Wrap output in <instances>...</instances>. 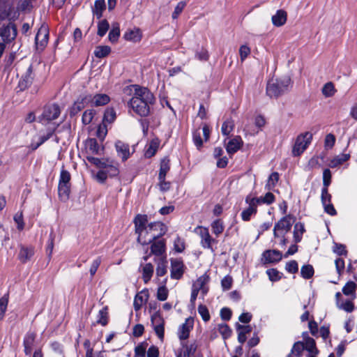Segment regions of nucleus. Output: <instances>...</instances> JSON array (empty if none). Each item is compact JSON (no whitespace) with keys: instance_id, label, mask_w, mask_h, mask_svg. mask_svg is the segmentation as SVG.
I'll use <instances>...</instances> for the list:
<instances>
[{"instance_id":"obj_1","label":"nucleus","mask_w":357,"mask_h":357,"mask_svg":"<svg viewBox=\"0 0 357 357\" xmlns=\"http://www.w3.org/2000/svg\"><path fill=\"white\" fill-rule=\"evenodd\" d=\"M123 91L126 94L132 95L128 105L136 114L141 117L150 114L151 107L154 105L155 98L148 88L133 84L126 86Z\"/></svg>"},{"instance_id":"obj_2","label":"nucleus","mask_w":357,"mask_h":357,"mask_svg":"<svg viewBox=\"0 0 357 357\" xmlns=\"http://www.w3.org/2000/svg\"><path fill=\"white\" fill-rule=\"evenodd\" d=\"M167 227L161 222H151L144 229V238L137 242L143 246H148L153 241L160 238L167 232Z\"/></svg>"},{"instance_id":"obj_3","label":"nucleus","mask_w":357,"mask_h":357,"mask_svg":"<svg viewBox=\"0 0 357 357\" xmlns=\"http://www.w3.org/2000/svg\"><path fill=\"white\" fill-rule=\"evenodd\" d=\"M291 79L288 76L271 79L266 86V94L271 98H278L289 90Z\"/></svg>"},{"instance_id":"obj_4","label":"nucleus","mask_w":357,"mask_h":357,"mask_svg":"<svg viewBox=\"0 0 357 357\" xmlns=\"http://www.w3.org/2000/svg\"><path fill=\"white\" fill-rule=\"evenodd\" d=\"M312 139V134L310 132L301 133L297 136L292 149L294 156L301 155L308 147Z\"/></svg>"},{"instance_id":"obj_5","label":"nucleus","mask_w":357,"mask_h":357,"mask_svg":"<svg viewBox=\"0 0 357 357\" xmlns=\"http://www.w3.org/2000/svg\"><path fill=\"white\" fill-rule=\"evenodd\" d=\"M294 216L291 214L282 218L274 225L273 236L275 238L285 236L291 229L294 222Z\"/></svg>"},{"instance_id":"obj_6","label":"nucleus","mask_w":357,"mask_h":357,"mask_svg":"<svg viewBox=\"0 0 357 357\" xmlns=\"http://www.w3.org/2000/svg\"><path fill=\"white\" fill-rule=\"evenodd\" d=\"M17 35V26L14 22H10L7 24H3L0 27V37L3 43L6 45L13 43Z\"/></svg>"},{"instance_id":"obj_7","label":"nucleus","mask_w":357,"mask_h":357,"mask_svg":"<svg viewBox=\"0 0 357 357\" xmlns=\"http://www.w3.org/2000/svg\"><path fill=\"white\" fill-rule=\"evenodd\" d=\"M151 244V251L149 252L148 246H144V261H146L152 255L162 256L166 251V241L165 239L158 238L153 241Z\"/></svg>"},{"instance_id":"obj_8","label":"nucleus","mask_w":357,"mask_h":357,"mask_svg":"<svg viewBox=\"0 0 357 357\" xmlns=\"http://www.w3.org/2000/svg\"><path fill=\"white\" fill-rule=\"evenodd\" d=\"M61 114V109L59 105L53 103L48 104L44 107L43 113L40 117L41 122H50L56 119Z\"/></svg>"},{"instance_id":"obj_9","label":"nucleus","mask_w":357,"mask_h":357,"mask_svg":"<svg viewBox=\"0 0 357 357\" xmlns=\"http://www.w3.org/2000/svg\"><path fill=\"white\" fill-rule=\"evenodd\" d=\"M49 38V29L47 25L45 24H43L39 29L38 30V32L36 33V36L35 37V43L37 50H43L45 46L47 44Z\"/></svg>"},{"instance_id":"obj_10","label":"nucleus","mask_w":357,"mask_h":357,"mask_svg":"<svg viewBox=\"0 0 357 357\" xmlns=\"http://www.w3.org/2000/svg\"><path fill=\"white\" fill-rule=\"evenodd\" d=\"M171 278L174 280L181 279L185 272V266L181 259H171Z\"/></svg>"},{"instance_id":"obj_11","label":"nucleus","mask_w":357,"mask_h":357,"mask_svg":"<svg viewBox=\"0 0 357 357\" xmlns=\"http://www.w3.org/2000/svg\"><path fill=\"white\" fill-rule=\"evenodd\" d=\"M85 100L92 107L104 106L109 102L110 98L105 93H97L95 95H85Z\"/></svg>"},{"instance_id":"obj_12","label":"nucleus","mask_w":357,"mask_h":357,"mask_svg":"<svg viewBox=\"0 0 357 357\" xmlns=\"http://www.w3.org/2000/svg\"><path fill=\"white\" fill-rule=\"evenodd\" d=\"M148 218L146 215L138 214L134 219L135 232L138 234L137 240H142L144 236V229L147 227Z\"/></svg>"},{"instance_id":"obj_13","label":"nucleus","mask_w":357,"mask_h":357,"mask_svg":"<svg viewBox=\"0 0 357 357\" xmlns=\"http://www.w3.org/2000/svg\"><path fill=\"white\" fill-rule=\"evenodd\" d=\"M199 229V236L201 237V245L204 248L209 249L211 251H214L213 248V243H216L217 241L213 238L208 231V229L206 227H200Z\"/></svg>"},{"instance_id":"obj_14","label":"nucleus","mask_w":357,"mask_h":357,"mask_svg":"<svg viewBox=\"0 0 357 357\" xmlns=\"http://www.w3.org/2000/svg\"><path fill=\"white\" fill-rule=\"evenodd\" d=\"M194 320L188 317L178 328V337L181 340H185L189 337L190 332L193 328Z\"/></svg>"},{"instance_id":"obj_15","label":"nucleus","mask_w":357,"mask_h":357,"mask_svg":"<svg viewBox=\"0 0 357 357\" xmlns=\"http://www.w3.org/2000/svg\"><path fill=\"white\" fill-rule=\"evenodd\" d=\"M87 105H89V104L86 100H85V96H79L68 109L70 116L71 117L75 116Z\"/></svg>"},{"instance_id":"obj_16","label":"nucleus","mask_w":357,"mask_h":357,"mask_svg":"<svg viewBox=\"0 0 357 357\" xmlns=\"http://www.w3.org/2000/svg\"><path fill=\"white\" fill-rule=\"evenodd\" d=\"M115 148L118 156L121 158L123 161L127 160L130 156V146L128 144L119 140L115 143Z\"/></svg>"},{"instance_id":"obj_17","label":"nucleus","mask_w":357,"mask_h":357,"mask_svg":"<svg viewBox=\"0 0 357 357\" xmlns=\"http://www.w3.org/2000/svg\"><path fill=\"white\" fill-rule=\"evenodd\" d=\"M33 77V68L32 66H30L19 82V87L20 90L23 91L28 88L32 84Z\"/></svg>"},{"instance_id":"obj_18","label":"nucleus","mask_w":357,"mask_h":357,"mask_svg":"<svg viewBox=\"0 0 357 357\" xmlns=\"http://www.w3.org/2000/svg\"><path fill=\"white\" fill-rule=\"evenodd\" d=\"M265 263H276L282 259V253L277 250H268L263 252Z\"/></svg>"},{"instance_id":"obj_19","label":"nucleus","mask_w":357,"mask_h":357,"mask_svg":"<svg viewBox=\"0 0 357 357\" xmlns=\"http://www.w3.org/2000/svg\"><path fill=\"white\" fill-rule=\"evenodd\" d=\"M36 339V334L33 332H28L24 338L23 344L24 353L26 356L32 352L33 346Z\"/></svg>"},{"instance_id":"obj_20","label":"nucleus","mask_w":357,"mask_h":357,"mask_svg":"<svg viewBox=\"0 0 357 357\" xmlns=\"http://www.w3.org/2000/svg\"><path fill=\"white\" fill-rule=\"evenodd\" d=\"M242 144L243 141L241 137L236 136L227 143L226 146L227 153L231 155L235 153L241 149Z\"/></svg>"},{"instance_id":"obj_21","label":"nucleus","mask_w":357,"mask_h":357,"mask_svg":"<svg viewBox=\"0 0 357 357\" xmlns=\"http://www.w3.org/2000/svg\"><path fill=\"white\" fill-rule=\"evenodd\" d=\"M34 255L33 247L22 246L20 250L18 258L20 261L24 264L29 261Z\"/></svg>"},{"instance_id":"obj_22","label":"nucleus","mask_w":357,"mask_h":357,"mask_svg":"<svg viewBox=\"0 0 357 357\" xmlns=\"http://www.w3.org/2000/svg\"><path fill=\"white\" fill-rule=\"evenodd\" d=\"M125 40L132 42H138L141 40L142 35L139 29L135 28L126 31L123 35Z\"/></svg>"},{"instance_id":"obj_23","label":"nucleus","mask_w":357,"mask_h":357,"mask_svg":"<svg viewBox=\"0 0 357 357\" xmlns=\"http://www.w3.org/2000/svg\"><path fill=\"white\" fill-rule=\"evenodd\" d=\"M105 8L106 4L105 0H96L94 6L92 8L93 15L98 19H100Z\"/></svg>"},{"instance_id":"obj_24","label":"nucleus","mask_w":357,"mask_h":357,"mask_svg":"<svg viewBox=\"0 0 357 357\" xmlns=\"http://www.w3.org/2000/svg\"><path fill=\"white\" fill-rule=\"evenodd\" d=\"M287 21V13L284 10H279L273 15L272 22L276 26H280L285 24Z\"/></svg>"},{"instance_id":"obj_25","label":"nucleus","mask_w":357,"mask_h":357,"mask_svg":"<svg viewBox=\"0 0 357 357\" xmlns=\"http://www.w3.org/2000/svg\"><path fill=\"white\" fill-rule=\"evenodd\" d=\"M304 350L305 347L303 342L301 341L296 342L294 344L290 353L287 357H301Z\"/></svg>"},{"instance_id":"obj_26","label":"nucleus","mask_w":357,"mask_h":357,"mask_svg":"<svg viewBox=\"0 0 357 357\" xmlns=\"http://www.w3.org/2000/svg\"><path fill=\"white\" fill-rule=\"evenodd\" d=\"M349 158L350 155L348 153L340 154L330 160L328 166L331 168L337 167L339 165L343 164L344 162L347 161Z\"/></svg>"},{"instance_id":"obj_27","label":"nucleus","mask_w":357,"mask_h":357,"mask_svg":"<svg viewBox=\"0 0 357 357\" xmlns=\"http://www.w3.org/2000/svg\"><path fill=\"white\" fill-rule=\"evenodd\" d=\"M70 192V185L59 184L58 193L59 199L62 202H66L69 199Z\"/></svg>"},{"instance_id":"obj_28","label":"nucleus","mask_w":357,"mask_h":357,"mask_svg":"<svg viewBox=\"0 0 357 357\" xmlns=\"http://www.w3.org/2000/svg\"><path fill=\"white\" fill-rule=\"evenodd\" d=\"M158 146L159 142L157 139L151 140L146 147L145 156L149 158L153 157L155 154Z\"/></svg>"},{"instance_id":"obj_29","label":"nucleus","mask_w":357,"mask_h":357,"mask_svg":"<svg viewBox=\"0 0 357 357\" xmlns=\"http://www.w3.org/2000/svg\"><path fill=\"white\" fill-rule=\"evenodd\" d=\"M304 224L302 222H297L294 227V238L295 243H299L302 239V236L305 232Z\"/></svg>"},{"instance_id":"obj_30","label":"nucleus","mask_w":357,"mask_h":357,"mask_svg":"<svg viewBox=\"0 0 357 357\" xmlns=\"http://www.w3.org/2000/svg\"><path fill=\"white\" fill-rule=\"evenodd\" d=\"M304 347L305 349H306L309 352V355H314L318 354V350L316 347V343L313 338L307 337L305 340Z\"/></svg>"},{"instance_id":"obj_31","label":"nucleus","mask_w":357,"mask_h":357,"mask_svg":"<svg viewBox=\"0 0 357 357\" xmlns=\"http://www.w3.org/2000/svg\"><path fill=\"white\" fill-rule=\"evenodd\" d=\"M169 162L170 160L167 158H165L161 160L158 178H166V175L170 169Z\"/></svg>"},{"instance_id":"obj_32","label":"nucleus","mask_w":357,"mask_h":357,"mask_svg":"<svg viewBox=\"0 0 357 357\" xmlns=\"http://www.w3.org/2000/svg\"><path fill=\"white\" fill-rule=\"evenodd\" d=\"M111 52L110 47L107 45H100L96 47L94 55L98 59L105 58Z\"/></svg>"},{"instance_id":"obj_33","label":"nucleus","mask_w":357,"mask_h":357,"mask_svg":"<svg viewBox=\"0 0 357 357\" xmlns=\"http://www.w3.org/2000/svg\"><path fill=\"white\" fill-rule=\"evenodd\" d=\"M153 273V266L151 263L146 264L142 268V278L145 283L150 281Z\"/></svg>"},{"instance_id":"obj_34","label":"nucleus","mask_w":357,"mask_h":357,"mask_svg":"<svg viewBox=\"0 0 357 357\" xmlns=\"http://www.w3.org/2000/svg\"><path fill=\"white\" fill-rule=\"evenodd\" d=\"M109 314L107 307H102L98 312L97 323L105 326L108 324Z\"/></svg>"},{"instance_id":"obj_35","label":"nucleus","mask_w":357,"mask_h":357,"mask_svg":"<svg viewBox=\"0 0 357 357\" xmlns=\"http://www.w3.org/2000/svg\"><path fill=\"white\" fill-rule=\"evenodd\" d=\"M119 36H120L119 24L118 23L113 24L112 28L110 30L109 35H108L109 40L112 43H116L119 40Z\"/></svg>"},{"instance_id":"obj_36","label":"nucleus","mask_w":357,"mask_h":357,"mask_svg":"<svg viewBox=\"0 0 357 357\" xmlns=\"http://www.w3.org/2000/svg\"><path fill=\"white\" fill-rule=\"evenodd\" d=\"M257 213V209L252 205H248V207L244 209L241 214V218L243 221H249L252 215H255Z\"/></svg>"},{"instance_id":"obj_37","label":"nucleus","mask_w":357,"mask_h":357,"mask_svg":"<svg viewBox=\"0 0 357 357\" xmlns=\"http://www.w3.org/2000/svg\"><path fill=\"white\" fill-rule=\"evenodd\" d=\"M86 148L93 154L100 153V145L97 140L93 138L89 139L86 141Z\"/></svg>"},{"instance_id":"obj_38","label":"nucleus","mask_w":357,"mask_h":357,"mask_svg":"<svg viewBox=\"0 0 357 357\" xmlns=\"http://www.w3.org/2000/svg\"><path fill=\"white\" fill-rule=\"evenodd\" d=\"M86 159L90 163L93 164L100 169H105L106 164L109 161L107 159H100L93 156H87Z\"/></svg>"},{"instance_id":"obj_39","label":"nucleus","mask_w":357,"mask_h":357,"mask_svg":"<svg viewBox=\"0 0 357 357\" xmlns=\"http://www.w3.org/2000/svg\"><path fill=\"white\" fill-rule=\"evenodd\" d=\"M279 174L276 172H273L268 177L265 188L268 190H273L279 180Z\"/></svg>"},{"instance_id":"obj_40","label":"nucleus","mask_w":357,"mask_h":357,"mask_svg":"<svg viewBox=\"0 0 357 357\" xmlns=\"http://www.w3.org/2000/svg\"><path fill=\"white\" fill-rule=\"evenodd\" d=\"M209 281V276L206 274H204L200 276L193 284L192 287L200 291V289L206 287V284Z\"/></svg>"},{"instance_id":"obj_41","label":"nucleus","mask_w":357,"mask_h":357,"mask_svg":"<svg viewBox=\"0 0 357 357\" xmlns=\"http://www.w3.org/2000/svg\"><path fill=\"white\" fill-rule=\"evenodd\" d=\"M109 24L107 20H101L98 23V31L97 34L102 37L104 36L107 31L109 30Z\"/></svg>"},{"instance_id":"obj_42","label":"nucleus","mask_w":357,"mask_h":357,"mask_svg":"<svg viewBox=\"0 0 357 357\" xmlns=\"http://www.w3.org/2000/svg\"><path fill=\"white\" fill-rule=\"evenodd\" d=\"M234 123L231 119H227L222 123L221 132L223 135L228 136L234 130Z\"/></svg>"},{"instance_id":"obj_43","label":"nucleus","mask_w":357,"mask_h":357,"mask_svg":"<svg viewBox=\"0 0 357 357\" xmlns=\"http://www.w3.org/2000/svg\"><path fill=\"white\" fill-rule=\"evenodd\" d=\"M218 331L221 334L222 338L226 340L229 338L232 333L231 328L226 324H220L218 325Z\"/></svg>"},{"instance_id":"obj_44","label":"nucleus","mask_w":357,"mask_h":357,"mask_svg":"<svg viewBox=\"0 0 357 357\" xmlns=\"http://www.w3.org/2000/svg\"><path fill=\"white\" fill-rule=\"evenodd\" d=\"M151 321L153 326H165V321L160 311H155L153 313Z\"/></svg>"},{"instance_id":"obj_45","label":"nucleus","mask_w":357,"mask_h":357,"mask_svg":"<svg viewBox=\"0 0 357 357\" xmlns=\"http://www.w3.org/2000/svg\"><path fill=\"white\" fill-rule=\"evenodd\" d=\"M314 268L312 265L307 264L301 267V275L304 279H310L314 275Z\"/></svg>"},{"instance_id":"obj_46","label":"nucleus","mask_w":357,"mask_h":357,"mask_svg":"<svg viewBox=\"0 0 357 357\" xmlns=\"http://www.w3.org/2000/svg\"><path fill=\"white\" fill-rule=\"evenodd\" d=\"M212 231L216 236L222 234L224 231V225L222 220L220 219L214 220L211 224Z\"/></svg>"},{"instance_id":"obj_47","label":"nucleus","mask_w":357,"mask_h":357,"mask_svg":"<svg viewBox=\"0 0 357 357\" xmlns=\"http://www.w3.org/2000/svg\"><path fill=\"white\" fill-rule=\"evenodd\" d=\"M116 112L113 108H107L104 114L103 121L109 123H113L116 119Z\"/></svg>"},{"instance_id":"obj_48","label":"nucleus","mask_w":357,"mask_h":357,"mask_svg":"<svg viewBox=\"0 0 357 357\" xmlns=\"http://www.w3.org/2000/svg\"><path fill=\"white\" fill-rule=\"evenodd\" d=\"M104 171L107 172L108 176L113 177L116 176L119 174V169L116 166L112 164V162L108 161L105 165Z\"/></svg>"},{"instance_id":"obj_49","label":"nucleus","mask_w":357,"mask_h":357,"mask_svg":"<svg viewBox=\"0 0 357 357\" xmlns=\"http://www.w3.org/2000/svg\"><path fill=\"white\" fill-rule=\"evenodd\" d=\"M321 91L325 97H331L335 92L334 84L332 82H328L324 85Z\"/></svg>"},{"instance_id":"obj_50","label":"nucleus","mask_w":357,"mask_h":357,"mask_svg":"<svg viewBox=\"0 0 357 357\" xmlns=\"http://www.w3.org/2000/svg\"><path fill=\"white\" fill-rule=\"evenodd\" d=\"M356 287V284L354 282L349 281L342 288V292L347 296L352 295L355 293Z\"/></svg>"},{"instance_id":"obj_51","label":"nucleus","mask_w":357,"mask_h":357,"mask_svg":"<svg viewBox=\"0 0 357 357\" xmlns=\"http://www.w3.org/2000/svg\"><path fill=\"white\" fill-rule=\"evenodd\" d=\"M71 176L68 171L62 169L60 173L59 184L70 185Z\"/></svg>"},{"instance_id":"obj_52","label":"nucleus","mask_w":357,"mask_h":357,"mask_svg":"<svg viewBox=\"0 0 357 357\" xmlns=\"http://www.w3.org/2000/svg\"><path fill=\"white\" fill-rule=\"evenodd\" d=\"M245 202L248 205H252L253 207L257 209L258 205L264 204V200L262 197H251L250 195L247 196L245 198Z\"/></svg>"},{"instance_id":"obj_53","label":"nucleus","mask_w":357,"mask_h":357,"mask_svg":"<svg viewBox=\"0 0 357 357\" xmlns=\"http://www.w3.org/2000/svg\"><path fill=\"white\" fill-rule=\"evenodd\" d=\"M266 274L268 276V278L272 282H276L281 279V275L277 269L275 268H270L266 271Z\"/></svg>"},{"instance_id":"obj_54","label":"nucleus","mask_w":357,"mask_h":357,"mask_svg":"<svg viewBox=\"0 0 357 357\" xmlns=\"http://www.w3.org/2000/svg\"><path fill=\"white\" fill-rule=\"evenodd\" d=\"M197 310H198L199 314L202 317L204 321L207 322L210 320L211 316H210L208 310L206 305L201 304L198 306Z\"/></svg>"},{"instance_id":"obj_55","label":"nucleus","mask_w":357,"mask_h":357,"mask_svg":"<svg viewBox=\"0 0 357 357\" xmlns=\"http://www.w3.org/2000/svg\"><path fill=\"white\" fill-rule=\"evenodd\" d=\"M95 114V112L93 109H87L86 110L82 115V121L84 125L89 124L93 118Z\"/></svg>"},{"instance_id":"obj_56","label":"nucleus","mask_w":357,"mask_h":357,"mask_svg":"<svg viewBox=\"0 0 357 357\" xmlns=\"http://www.w3.org/2000/svg\"><path fill=\"white\" fill-rule=\"evenodd\" d=\"M331 172L329 169H325L323 172V188H328L331 183Z\"/></svg>"},{"instance_id":"obj_57","label":"nucleus","mask_w":357,"mask_h":357,"mask_svg":"<svg viewBox=\"0 0 357 357\" xmlns=\"http://www.w3.org/2000/svg\"><path fill=\"white\" fill-rule=\"evenodd\" d=\"M183 347L185 348L183 357H190L191 355H193L197 349V345L195 343H192L190 344H182Z\"/></svg>"},{"instance_id":"obj_58","label":"nucleus","mask_w":357,"mask_h":357,"mask_svg":"<svg viewBox=\"0 0 357 357\" xmlns=\"http://www.w3.org/2000/svg\"><path fill=\"white\" fill-rule=\"evenodd\" d=\"M168 294V289L165 285L160 287L157 291V298L159 301H164L167 300Z\"/></svg>"},{"instance_id":"obj_59","label":"nucleus","mask_w":357,"mask_h":357,"mask_svg":"<svg viewBox=\"0 0 357 357\" xmlns=\"http://www.w3.org/2000/svg\"><path fill=\"white\" fill-rule=\"evenodd\" d=\"M185 6H186V3L183 1H181L177 3V5L176 6L174 10L172 13V17L174 20L178 18L179 15L182 13V11L185 8Z\"/></svg>"},{"instance_id":"obj_60","label":"nucleus","mask_w":357,"mask_h":357,"mask_svg":"<svg viewBox=\"0 0 357 357\" xmlns=\"http://www.w3.org/2000/svg\"><path fill=\"white\" fill-rule=\"evenodd\" d=\"M174 248L176 252H182L185 250V242L183 239L177 236L174 242Z\"/></svg>"},{"instance_id":"obj_61","label":"nucleus","mask_w":357,"mask_h":357,"mask_svg":"<svg viewBox=\"0 0 357 357\" xmlns=\"http://www.w3.org/2000/svg\"><path fill=\"white\" fill-rule=\"evenodd\" d=\"M8 303V298L4 296L0 298V320L3 319V315L6 311Z\"/></svg>"},{"instance_id":"obj_62","label":"nucleus","mask_w":357,"mask_h":357,"mask_svg":"<svg viewBox=\"0 0 357 357\" xmlns=\"http://www.w3.org/2000/svg\"><path fill=\"white\" fill-rule=\"evenodd\" d=\"M167 261L165 260H162L156 268V275L158 277H162L167 273Z\"/></svg>"},{"instance_id":"obj_63","label":"nucleus","mask_w":357,"mask_h":357,"mask_svg":"<svg viewBox=\"0 0 357 357\" xmlns=\"http://www.w3.org/2000/svg\"><path fill=\"white\" fill-rule=\"evenodd\" d=\"M285 269L290 273H296L298 271V264L295 260H291L286 264Z\"/></svg>"},{"instance_id":"obj_64","label":"nucleus","mask_w":357,"mask_h":357,"mask_svg":"<svg viewBox=\"0 0 357 357\" xmlns=\"http://www.w3.org/2000/svg\"><path fill=\"white\" fill-rule=\"evenodd\" d=\"M195 58L199 61H207L209 58L207 50L202 47L200 50H197L195 54Z\"/></svg>"}]
</instances>
